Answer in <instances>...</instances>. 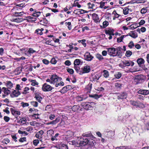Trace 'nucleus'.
Masks as SVG:
<instances>
[{
    "instance_id": "1",
    "label": "nucleus",
    "mask_w": 149,
    "mask_h": 149,
    "mask_svg": "<svg viewBox=\"0 0 149 149\" xmlns=\"http://www.w3.org/2000/svg\"><path fill=\"white\" fill-rule=\"evenodd\" d=\"M62 78L56 75H52L50 79H47L46 80L47 82H49L51 84H55L56 87H58V86H63L64 85V83L62 80Z\"/></svg>"
},
{
    "instance_id": "2",
    "label": "nucleus",
    "mask_w": 149,
    "mask_h": 149,
    "mask_svg": "<svg viewBox=\"0 0 149 149\" xmlns=\"http://www.w3.org/2000/svg\"><path fill=\"white\" fill-rule=\"evenodd\" d=\"M95 104L93 102H83L82 105L86 110H91L95 107Z\"/></svg>"
},
{
    "instance_id": "3",
    "label": "nucleus",
    "mask_w": 149,
    "mask_h": 149,
    "mask_svg": "<svg viewBox=\"0 0 149 149\" xmlns=\"http://www.w3.org/2000/svg\"><path fill=\"white\" fill-rule=\"evenodd\" d=\"M74 135L73 132L71 131H68L66 132V134L65 136L64 139L67 141L69 140L73 137Z\"/></svg>"
},
{
    "instance_id": "4",
    "label": "nucleus",
    "mask_w": 149,
    "mask_h": 149,
    "mask_svg": "<svg viewBox=\"0 0 149 149\" xmlns=\"http://www.w3.org/2000/svg\"><path fill=\"white\" fill-rule=\"evenodd\" d=\"M53 88L46 83H45L42 85V90L44 91H51Z\"/></svg>"
},
{
    "instance_id": "5",
    "label": "nucleus",
    "mask_w": 149,
    "mask_h": 149,
    "mask_svg": "<svg viewBox=\"0 0 149 149\" xmlns=\"http://www.w3.org/2000/svg\"><path fill=\"white\" fill-rule=\"evenodd\" d=\"M84 58L87 61H91L93 59L94 57L89 52H87L85 54Z\"/></svg>"
},
{
    "instance_id": "6",
    "label": "nucleus",
    "mask_w": 149,
    "mask_h": 149,
    "mask_svg": "<svg viewBox=\"0 0 149 149\" xmlns=\"http://www.w3.org/2000/svg\"><path fill=\"white\" fill-rule=\"evenodd\" d=\"M108 54L111 56H116V49L113 47L109 48L107 49Z\"/></svg>"
},
{
    "instance_id": "7",
    "label": "nucleus",
    "mask_w": 149,
    "mask_h": 149,
    "mask_svg": "<svg viewBox=\"0 0 149 149\" xmlns=\"http://www.w3.org/2000/svg\"><path fill=\"white\" fill-rule=\"evenodd\" d=\"M81 70L82 74L88 73L90 72L91 68L89 65H86L82 68Z\"/></svg>"
},
{
    "instance_id": "8",
    "label": "nucleus",
    "mask_w": 149,
    "mask_h": 149,
    "mask_svg": "<svg viewBox=\"0 0 149 149\" xmlns=\"http://www.w3.org/2000/svg\"><path fill=\"white\" fill-rule=\"evenodd\" d=\"M2 91L4 94L2 95V97L3 98L5 97L6 96L8 95L10 92V90H8V88L4 87L2 88Z\"/></svg>"
},
{
    "instance_id": "9",
    "label": "nucleus",
    "mask_w": 149,
    "mask_h": 149,
    "mask_svg": "<svg viewBox=\"0 0 149 149\" xmlns=\"http://www.w3.org/2000/svg\"><path fill=\"white\" fill-rule=\"evenodd\" d=\"M127 36H129L134 38H136L138 37L137 33L135 31H131L126 35Z\"/></svg>"
},
{
    "instance_id": "10",
    "label": "nucleus",
    "mask_w": 149,
    "mask_h": 149,
    "mask_svg": "<svg viewBox=\"0 0 149 149\" xmlns=\"http://www.w3.org/2000/svg\"><path fill=\"white\" fill-rule=\"evenodd\" d=\"M123 64L127 66H132L134 64V63L131 61H128L125 60L123 62Z\"/></svg>"
},
{
    "instance_id": "11",
    "label": "nucleus",
    "mask_w": 149,
    "mask_h": 149,
    "mask_svg": "<svg viewBox=\"0 0 149 149\" xmlns=\"http://www.w3.org/2000/svg\"><path fill=\"white\" fill-rule=\"evenodd\" d=\"M20 92L14 90L13 91L10 95L12 97H17L20 95Z\"/></svg>"
},
{
    "instance_id": "12",
    "label": "nucleus",
    "mask_w": 149,
    "mask_h": 149,
    "mask_svg": "<svg viewBox=\"0 0 149 149\" xmlns=\"http://www.w3.org/2000/svg\"><path fill=\"white\" fill-rule=\"evenodd\" d=\"M138 93L139 94L146 95L149 93V91L148 90L141 89L138 91Z\"/></svg>"
},
{
    "instance_id": "13",
    "label": "nucleus",
    "mask_w": 149,
    "mask_h": 149,
    "mask_svg": "<svg viewBox=\"0 0 149 149\" xmlns=\"http://www.w3.org/2000/svg\"><path fill=\"white\" fill-rule=\"evenodd\" d=\"M44 132L42 130H40L36 134L35 136L38 139L42 138V135L44 134Z\"/></svg>"
},
{
    "instance_id": "14",
    "label": "nucleus",
    "mask_w": 149,
    "mask_h": 149,
    "mask_svg": "<svg viewBox=\"0 0 149 149\" xmlns=\"http://www.w3.org/2000/svg\"><path fill=\"white\" fill-rule=\"evenodd\" d=\"M87 98L86 95H81L80 96H78L77 97V99L79 101H81L84 100L86 99Z\"/></svg>"
},
{
    "instance_id": "15",
    "label": "nucleus",
    "mask_w": 149,
    "mask_h": 149,
    "mask_svg": "<svg viewBox=\"0 0 149 149\" xmlns=\"http://www.w3.org/2000/svg\"><path fill=\"white\" fill-rule=\"evenodd\" d=\"M107 2H105L102 1H101L100 2V7L102 8H103L104 9H106L109 8V6H106V4Z\"/></svg>"
},
{
    "instance_id": "16",
    "label": "nucleus",
    "mask_w": 149,
    "mask_h": 149,
    "mask_svg": "<svg viewBox=\"0 0 149 149\" xmlns=\"http://www.w3.org/2000/svg\"><path fill=\"white\" fill-rule=\"evenodd\" d=\"M10 111L12 114L13 115H20V111L15 110L13 108H11L10 109Z\"/></svg>"
},
{
    "instance_id": "17",
    "label": "nucleus",
    "mask_w": 149,
    "mask_h": 149,
    "mask_svg": "<svg viewBox=\"0 0 149 149\" xmlns=\"http://www.w3.org/2000/svg\"><path fill=\"white\" fill-rule=\"evenodd\" d=\"M92 17L93 19L96 22L99 21V18L98 16V15L97 14L95 13L93 14H92Z\"/></svg>"
},
{
    "instance_id": "18",
    "label": "nucleus",
    "mask_w": 149,
    "mask_h": 149,
    "mask_svg": "<svg viewBox=\"0 0 149 149\" xmlns=\"http://www.w3.org/2000/svg\"><path fill=\"white\" fill-rule=\"evenodd\" d=\"M127 97V93H123L118 96V99H123L126 98Z\"/></svg>"
},
{
    "instance_id": "19",
    "label": "nucleus",
    "mask_w": 149,
    "mask_h": 149,
    "mask_svg": "<svg viewBox=\"0 0 149 149\" xmlns=\"http://www.w3.org/2000/svg\"><path fill=\"white\" fill-rule=\"evenodd\" d=\"M114 30L113 29H110L108 30H106L105 31V33L107 35H114Z\"/></svg>"
},
{
    "instance_id": "20",
    "label": "nucleus",
    "mask_w": 149,
    "mask_h": 149,
    "mask_svg": "<svg viewBox=\"0 0 149 149\" xmlns=\"http://www.w3.org/2000/svg\"><path fill=\"white\" fill-rule=\"evenodd\" d=\"M71 109L74 112H77L80 110L79 106L78 105L74 106L72 107Z\"/></svg>"
},
{
    "instance_id": "21",
    "label": "nucleus",
    "mask_w": 149,
    "mask_h": 149,
    "mask_svg": "<svg viewBox=\"0 0 149 149\" xmlns=\"http://www.w3.org/2000/svg\"><path fill=\"white\" fill-rule=\"evenodd\" d=\"M11 21L13 22H15L17 23H19L24 21V19L22 18H16L15 19H12Z\"/></svg>"
},
{
    "instance_id": "22",
    "label": "nucleus",
    "mask_w": 149,
    "mask_h": 149,
    "mask_svg": "<svg viewBox=\"0 0 149 149\" xmlns=\"http://www.w3.org/2000/svg\"><path fill=\"white\" fill-rule=\"evenodd\" d=\"M96 57L100 61H102V60L104 59V58L100 54L97 53L95 55Z\"/></svg>"
},
{
    "instance_id": "23",
    "label": "nucleus",
    "mask_w": 149,
    "mask_h": 149,
    "mask_svg": "<svg viewBox=\"0 0 149 149\" xmlns=\"http://www.w3.org/2000/svg\"><path fill=\"white\" fill-rule=\"evenodd\" d=\"M82 136L84 137H90L93 138V135L92 134L91 132H88L84 133L82 134Z\"/></svg>"
},
{
    "instance_id": "24",
    "label": "nucleus",
    "mask_w": 149,
    "mask_h": 149,
    "mask_svg": "<svg viewBox=\"0 0 149 149\" xmlns=\"http://www.w3.org/2000/svg\"><path fill=\"white\" fill-rule=\"evenodd\" d=\"M137 62L138 65H140L144 64L145 61L143 58H140L137 60Z\"/></svg>"
},
{
    "instance_id": "25",
    "label": "nucleus",
    "mask_w": 149,
    "mask_h": 149,
    "mask_svg": "<svg viewBox=\"0 0 149 149\" xmlns=\"http://www.w3.org/2000/svg\"><path fill=\"white\" fill-rule=\"evenodd\" d=\"M59 134L58 133H56L54 136H52L51 139V140L52 141H57L59 138Z\"/></svg>"
},
{
    "instance_id": "26",
    "label": "nucleus",
    "mask_w": 149,
    "mask_h": 149,
    "mask_svg": "<svg viewBox=\"0 0 149 149\" xmlns=\"http://www.w3.org/2000/svg\"><path fill=\"white\" fill-rule=\"evenodd\" d=\"M58 147L60 149H68L67 146L63 143L59 144Z\"/></svg>"
},
{
    "instance_id": "27",
    "label": "nucleus",
    "mask_w": 149,
    "mask_h": 149,
    "mask_svg": "<svg viewBox=\"0 0 149 149\" xmlns=\"http://www.w3.org/2000/svg\"><path fill=\"white\" fill-rule=\"evenodd\" d=\"M60 120V118L59 117H57L56 118L55 120H53L51 122V123L52 125H54L58 123L59 122V121Z\"/></svg>"
},
{
    "instance_id": "28",
    "label": "nucleus",
    "mask_w": 149,
    "mask_h": 149,
    "mask_svg": "<svg viewBox=\"0 0 149 149\" xmlns=\"http://www.w3.org/2000/svg\"><path fill=\"white\" fill-rule=\"evenodd\" d=\"M44 29L42 28H41L40 29H37L36 30L35 33L41 35L43 33L42 31Z\"/></svg>"
},
{
    "instance_id": "29",
    "label": "nucleus",
    "mask_w": 149,
    "mask_h": 149,
    "mask_svg": "<svg viewBox=\"0 0 149 149\" xmlns=\"http://www.w3.org/2000/svg\"><path fill=\"white\" fill-rule=\"evenodd\" d=\"M6 86L8 88L11 89L13 87V84L10 81H7Z\"/></svg>"
},
{
    "instance_id": "30",
    "label": "nucleus",
    "mask_w": 149,
    "mask_h": 149,
    "mask_svg": "<svg viewBox=\"0 0 149 149\" xmlns=\"http://www.w3.org/2000/svg\"><path fill=\"white\" fill-rule=\"evenodd\" d=\"M127 36L126 35H122L120 37L117 38V42H120L122 41L123 38Z\"/></svg>"
},
{
    "instance_id": "31",
    "label": "nucleus",
    "mask_w": 149,
    "mask_h": 149,
    "mask_svg": "<svg viewBox=\"0 0 149 149\" xmlns=\"http://www.w3.org/2000/svg\"><path fill=\"white\" fill-rule=\"evenodd\" d=\"M103 76L105 78H108L109 75V73L108 71L107 70H104L103 71Z\"/></svg>"
},
{
    "instance_id": "32",
    "label": "nucleus",
    "mask_w": 149,
    "mask_h": 149,
    "mask_svg": "<svg viewBox=\"0 0 149 149\" xmlns=\"http://www.w3.org/2000/svg\"><path fill=\"white\" fill-rule=\"evenodd\" d=\"M81 62V60L79 59H75L74 62V65H80Z\"/></svg>"
},
{
    "instance_id": "33",
    "label": "nucleus",
    "mask_w": 149,
    "mask_h": 149,
    "mask_svg": "<svg viewBox=\"0 0 149 149\" xmlns=\"http://www.w3.org/2000/svg\"><path fill=\"white\" fill-rule=\"evenodd\" d=\"M31 19L32 22L35 21L36 20L37 18L36 17H34L32 16H28L26 17V19H25V20L26 19Z\"/></svg>"
},
{
    "instance_id": "34",
    "label": "nucleus",
    "mask_w": 149,
    "mask_h": 149,
    "mask_svg": "<svg viewBox=\"0 0 149 149\" xmlns=\"http://www.w3.org/2000/svg\"><path fill=\"white\" fill-rule=\"evenodd\" d=\"M89 96L90 97H93L96 99L99 98L100 97L102 96L100 95H98L97 94L95 95H90Z\"/></svg>"
},
{
    "instance_id": "35",
    "label": "nucleus",
    "mask_w": 149,
    "mask_h": 149,
    "mask_svg": "<svg viewBox=\"0 0 149 149\" xmlns=\"http://www.w3.org/2000/svg\"><path fill=\"white\" fill-rule=\"evenodd\" d=\"M129 9L127 7L125 8L123 10V13L125 15H127L129 13Z\"/></svg>"
},
{
    "instance_id": "36",
    "label": "nucleus",
    "mask_w": 149,
    "mask_h": 149,
    "mask_svg": "<svg viewBox=\"0 0 149 149\" xmlns=\"http://www.w3.org/2000/svg\"><path fill=\"white\" fill-rule=\"evenodd\" d=\"M30 82L31 83V85L33 86H35L38 84V83L36 80H31Z\"/></svg>"
},
{
    "instance_id": "37",
    "label": "nucleus",
    "mask_w": 149,
    "mask_h": 149,
    "mask_svg": "<svg viewBox=\"0 0 149 149\" xmlns=\"http://www.w3.org/2000/svg\"><path fill=\"white\" fill-rule=\"evenodd\" d=\"M116 56H118L119 57H120L122 56V52L120 50H118L116 52Z\"/></svg>"
},
{
    "instance_id": "38",
    "label": "nucleus",
    "mask_w": 149,
    "mask_h": 149,
    "mask_svg": "<svg viewBox=\"0 0 149 149\" xmlns=\"http://www.w3.org/2000/svg\"><path fill=\"white\" fill-rule=\"evenodd\" d=\"M15 13V16L16 17H19L21 16L22 15H23L24 14V13L22 11L20 12H15L14 13Z\"/></svg>"
},
{
    "instance_id": "39",
    "label": "nucleus",
    "mask_w": 149,
    "mask_h": 149,
    "mask_svg": "<svg viewBox=\"0 0 149 149\" xmlns=\"http://www.w3.org/2000/svg\"><path fill=\"white\" fill-rule=\"evenodd\" d=\"M34 12H35L33 14V15L35 17H38L39 16L41 13V12H36V10H34Z\"/></svg>"
},
{
    "instance_id": "40",
    "label": "nucleus",
    "mask_w": 149,
    "mask_h": 149,
    "mask_svg": "<svg viewBox=\"0 0 149 149\" xmlns=\"http://www.w3.org/2000/svg\"><path fill=\"white\" fill-rule=\"evenodd\" d=\"M121 73L118 72L114 75V76L117 79H119L121 77Z\"/></svg>"
},
{
    "instance_id": "41",
    "label": "nucleus",
    "mask_w": 149,
    "mask_h": 149,
    "mask_svg": "<svg viewBox=\"0 0 149 149\" xmlns=\"http://www.w3.org/2000/svg\"><path fill=\"white\" fill-rule=\"evenodd\" d=\"M18 133L20 134L23 135H27L28 133L25 131H22L20 130H18Z\"/></svg>"
},
{
    "instance_id": "42",
    "label": "nucleus",
    "mask_w": 149,
    "mask_h": 149,
    "mask_svg": "<svg viewBox=\"0 0 149 149\" xmlns=\"http://www.w3.org/2000/svg\"><path fill=\"white\" fill-rule=\"evenodd\" d=\"M101 75L100 73L97 74L94 76V79L95 80H97L101 77Z\"/></svg>"
},
{
    "instance_id": "43",
    "label": "nucleus",
    "mask_w": 149,
    "mask_h": 149,
    "mask_svg": "<svg viewBox=\"0 0 149 149\" xmlns=\"http://www.w3.org/2000/svg\"><path fill=\"white\" fill-rule=\"evenodd\" d=\"M35 97L36 99L39 102H40L42 99V97L39 95H36L35 96Z\"/></svg>"
},
{
    "instance_id": "44",
    "label": "nucleus",
    "mask_w": 149,
    "mask_h": 149,
    "mask_svg": "<svg viewBox=\"0 0 149 149\" xmlns=\"http://www.w3.org/2000/svg\"><path fill=\"white\" fill-rule=\"evenodd\" d=\"M87 5L89 8L93 9L95 8V5L93 3H88Z\"/></svg>"
},
{
    "instance_id": "45",
    "label": "nucleus",
    "mask_w": 149,
    "mask_h": 149,
    "mask_svg": "<svg viewBox=\"0 0 149 149\" xmlns=\"http://www.w3.org/2000/svg\"><path fill=\"white\" fill-rule=\"evenodd\" d=\"M65 24L66 26L68 25V28L69 30H70L72 29V25L71 22H66L65 23Z\"/></svg>"
},
{
    "instance_id": "46",
    "label": "nucleus",
    "mask_w": 149,
    "mask_h": 149,
    "mask_svg": "<svg viewBox=\"0 0 149 149\" xmlns=\"http://www.w3.org/2000/svg\"><path fill=\"white\" fill-rule=\"evenodd\" d=\"M66 88V86H65L63 88H62L59 91L62 93H65L68 91Z\"/></svg>"
},
{
    "instance_id": "47",
    "label": "nucleus",
    "mask_w": 149,
    "mask_h": 149,
    "mask_svg": "<svg viewBox=\"0 0 149 149\" xmlns=\"http://www.w3.org/2000/svg\"><path fill=\"white\" fill-rule=\"evenodd\" d=\"M109 24V22L108 21H105L103 22V27L105 28L107 27Z\"/></svg>"
},
{
    "instance_id": "48",
    "label": "nucleus",
    "mask_w": 149,
    "mask_h": 149,
    "mask_svg": "<svg viewBox=\"0 0 149 149\" xmlns=\"http://www.w3.org/2000/svg\"><path fill=\"white\" fill-rule=\"evenodd\" d=\"M29 90V88L27 87H25L24 88V90L22 93L23 94H26L29 92L28 91Z\"/></svg>"
},
{
    "instance_id": "49",
    "label": "nucleus",
    "mask_w": 149,
    "mask_h": 149,
    "mask_svg": "<svg viewBox=\"0 0 149 149\" xmlns=\"http://www.w3.org/2000/svg\"><path fill=\"white\" fill-rule=\"evenodd\" d=\"M10 142V140L8 138L4 139L2 141V142L4 144H7Z\"/></svg>"
},
{
    "instance_id": "50",
    "label": "nucleus",
    "mask_w": 149,
    "mask_h": 149,
    "mask_svg": "<svg viewBox=\"0 0 149 149\" xmlns=\"http://www.w3.org/2000/svg\"><path fill=\"white\" fill-rule=\"evenodd\" d=\"M36 51L35 50H34L32 48H30L29 49L28 52L29 54H33L36 52Z\"/></svg>"
},
{
    "instance_id": "51",
    "label": "nucleus",
    "mask_w": 149,
    "mask_h": 149,
    "mask_svg": "<svg viewBox=\"0 0 149 149\" xmlns=\"http://www.w3.org/2000/svg\"><path fill=\"white\" fill-rule=\"evenodd\" d=\"M19 121L21 123L22 125L25 124L26 123V120L24 118H22L21 119H20Z\"/></svg>"
},
{
    "instance_id": "52",
    "label": "nucleus",
    "mask_w": 149,
    "mask_h": 149,
    "mask_svg": "<svg viewBox=\"0 0 149 149\" xmlns=\"http://www.w3.org/2000/svg\"><path fill=\"white\" fill-rule=\"evenodd\" d=\"M71 143L70 144H72L73 145H74L75 146H77V145H79V141H76L74 140L72 141L71 142Z\"/></svg>"
},
{
    "instance_id": "53",
    "label": "nucleus",
    "mask_w": 149,
    "mask_h": 149,
    "mask_svg": "<svg viewBox=\"0 0 149 149\" xmlns=\"http://www.w3.org/2000/svg\"><path fill=\"white\" fill-rule=\"evenodd\" d=\"M132 52L130 51H127L125 53V56L127 57H130L132 54Z\"/></svg>"
},
{
    "instance_id": "54",
    "label": "nucleus",
    "mask_w": 149,
    "mask_h": 149,
    "mask_svg": "<svg viewBox=\"0 0 149 149\" xmlns=\"http://www.w3.org/2000/svg\"><path fill=\"white\" fill-rule=\"evenodd\" d=\"M31 104L34 107H36L38 106V103L36 101H32L31 102Z\"/></svg>"
},
{
    "instance_id": "55",
    "label": "nucleus",
    "mask_w": 149,
    "mask_h": 149,
    "mask_svg": "<svg viewBox=\"0 0 149 149\" xmlns=\"http://www.w3.org/2000/svg\"><path fill=\"white\" fill-rule=\"evenodd\" d=\"M147 11V10L146 8H142L141 11V13L142 14H144L146 13Z\"/></svg>"
},
{
    "instance_id": "56",
    "label": "nucleus",
    "mask_w": 149,
    "mask_h": 149,
    "mask_svg": "<svg viewBox=\"0 0 149 149\" xmlns=\"http://www.w3.org/2000/svg\"><path fill=\"white\" fill-rule=\"evenodd\" d=\"M50 62L53 64H55L56 63L57 61L56 59L53 58H52Z\"/></svg>"
},
{
    "instance_id": "57",
    "label": "nucleus",
    "mask_w": 149,
    "mask_h": 149,
    "mask_svg": "<svg viewBox=\"0 0 149 149\" xmlns=\"http://www.w3.org/2000/svg\"><path fill=\"white\" fill-rule=\"evenodd\" d=\"M86 145V143L84 141H79V146H84Z\"/></svg>"
},
{
    "instance_id": "58",
    "label": "nucleus",
    "mask_w": 149,
    "mask_h": 149,
    "mask_svg": "<svg viewBox=\"0 0 149 149\" xmlns=\"http://www.w3.org/2000/svg\"><path fill=\"white\" fill-rule=\"evenodd\" d=\"M134 46V44L133 41H131L130 42L128 45V47L130 48H132Z\"/></svg>"
},
{
    "instance_id": "59",
    "label": "nucleus",
    "mask_w": 149,
    "mask_h": 149,
    "mask_svg": "<svg viewBox=\"0 0 149 149\" xmlns=\"http://www.w3.org/2000/svg\"><path fill=\"white\" fill-rule=\"evenodd\" d=\"M66 86L68 91L69 90H71L73 89L74 88V87L73 86L70 85H67Z\"/></svg>"
},
{
    "instance_id": "60",
    "label": "nucleus",
    "mask_w": 149,
    "mask_h": 149,
    "mask_svg": "<svg viewBox=\"0 0 149 149\" xmlns=\"http://www.w3.org/2000/svg\"><path fill=\"white\" fill-rule=\"evenodd\" d=\"M130 26L132 29L133 30L137 27V25L136 24H131Z\"/></svg>"
},
{
    "instance_id": "61",
    "label": "nucleus",
    "mask_w": 149,
    "mask_h": 149,
    "mask_svg": "<svg viewBox=\"0 0 149 149\" xmlns=\"http://www.w3.org/2000/svg\"><path fill=\"white\" fill-rule=\"evenodd\" d=\"M3 119L6 122H8L10 120V118L7 116H4L3 117Z\"/></svg>"
},
{
    "instance_id": "62",
    "label": "nucleus",
    "mask_w": 149,
    "mask_h": 149,
    "mask_svg": "<svg viewBox=\"0 0 149 149\" xmlns=\"http://www.w3.org/2000/svg\"><path fill=\"white\" fill-rule=\"evenodd\" d=\"M26 141V138L25 137H22L19 139V142H23L24 141Z\"/></svg>"
},
{
    "instance_id": "63",
    "label": "nucleus",
    "mask_w": 149,
    "mask_h": 149,
    "mask_svg": "<svg viewBox=\"0 0 149 149\" xmlns=\"http://www.w3.org/2000/svg\"><path fill=\"white\" fill-rule=\"evenodd\" d=\"M86 88L88 90V91H90L92 88V84H89L86 87Z\"/></svg>"
},
{
    "instance_id": "64",
    "label": "nucleus",
    "mask_w": 149,
    "mask_h": 149,
    "mask_svg": "<svg viewBox=\"0 0 149 149\" xmlns=\"http://www.w3.org/2000/svg\"><path fill=\"white\" fill-rule=\"evenodd\" d=\"M55 116L54 114H51L49 116V118L51 120H53L54 119Z\"/></svg>"
}]
</instances>
